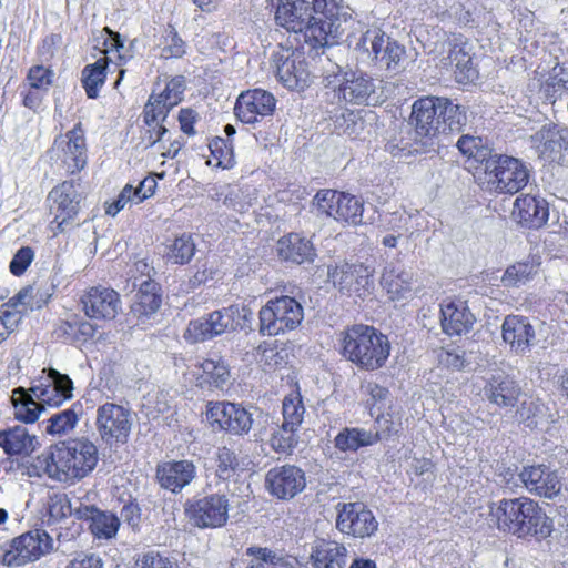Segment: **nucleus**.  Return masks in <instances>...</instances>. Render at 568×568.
Instances as JSON below:
<instances>
[{
    "label": "nucleus",
    "mask_w": 568,
    "mask_h": 568,
    "mask_svg": "<svg viewBox=\"0 0 568 568\" xmlns=\"http://www.w3.org/2000/svg\"><path fill=\"white\" fill-rule=\"evenodd\" d=\"M347 548L335 540H316L311 549V564L313 568H345Z\"/></svg>",
    "instance_id": "obj_33"
},
{
    "label": "nucleus",
    "mask_w": 568,
    "mask_h": 568,
    "mask_svg": "<svg viewBox=\"0 0 568 568\" xmlns=\"http://www.w3.org/2000/svg\"><path fill=\"white\" fill-rule=\"evenodd\" d=\"M22 316V311H20L11 300L0 306V321L11 333L18 327Z\"/></svg>",
    "instance_id": "obj_64"
},
{
    "label": "nucleus",
    "mask_w": 568,
    "mask_h": 568,
    "mask_svg": "<svg viewBox=\"0 0 568 568\" xmlns=\"http://www.w3.org/2000/svg\"><path fill=\"white\" fill-rule=\"evenodd\" d=\"M325 87L341 104H368L375 93L374 79L362 71L339 69L338 72L326 75Z\"/></svg>",
    "instance_id": "obj_7"
},
{
    "label": "nucleus",
    "mask_w": 568,
    "mask_h": 568,
    "mask_svg": "<svg viewBox=\"0 0 568 568\" xmlns=\"http://www.w3.org/2000/svg\"><path fill=\"white\" fill-rule=\"evenodd\" d=\"M185 90V80L183 77L172 78L168 83L162 93L159 95L166 101V105L175 106L178 105L183 97Z\"/></svg>",
    "instance_id": "obj_62"
},
{
    "label": "nucleus",
    "mask_w": 568,
    "mask_h": 568,
    "mask_svg": "<svg viewBox=\"0 0 568 568\" xmlns=\"http://www.w3.org/2000/svg\"><path fill=\"white\" fill-rule=\"evenodd\" d=\"M172 108L166 105L165 99L152 94L144 108V122L151 126L156 124L159 120L163 121Z\"/></svg>",
    "instance_id": "obj_59"
},
{
    "label": "nucleus",
    "mask_w": 568,
    "mask_h": 568,
    "mask_svg": "<svg viewBox=\"0 0 568 568\" xmlns=\"http://www.w3.org/2000/svg\"><path fill=\"white\" fill-rule=\"evenodd\" d=\"M97 429L106 444L125 443L131 430L130 412L123 406L105 403L97 410Z\"/></svg>",
    "instance_id": "obj_20"
},
{
    "label": "nucleus",
    "mask_w": 568,
    "mask_h": 568,
    "mask_svg": "<svg viewBox=\"0 0 568 568\" xmlns=\"http://www.w3.org/2000/svg\"><path fill=\"white\" fill-rule=\"evenodd\" d=\"M328 278L344 295L364 300L374 290V271L362 264L343 263L328 267Z\"/></svg>",
    "instance_id": "obj_12"
},
{
    "label": "nucleus",
    "mask_w": 568,
    "mask_h": 568,
    "mask_svg": "<svg viewBox=\"0 0 568 568\" xmlns=\"http://www.w3.org/2000/svg\"><path fill=\"white\" fill-rule=\"evenodd\" d=\"M34 260V251L30 246H22L13 255L9 270L16 276H21Z\"/></svg>",
    "instance_id": "obj_63"
},
{
    "label": "nucleus",
    "mask_w": 568,
    "mask_h": 568,
    "mask_svg": "<svg viewBox=\"0 0 568 568\" xmlns=\"http://www.w3.org/2000/svg\"><path fill=\"white\" fill-rule=\"evenodd\" d=\"M230 501L224 494H210L190 500L185 513L190 521L201 529H215L226 525Z\"/></svg>",
    "instance_id": "obj_13"
},
{
    "label": "nucleus",
    "mask_w": 568,
    "mask_h": 568,
    "mask_svg": "<svg viewBox=\"0 0 568 568\" xmlns=\"http://www.w3.org/2000/svg\"><path fill=\"white\" fill-rule=\"evenodd\" d=\"M53 77L51 69L37 64L29 69L26 81L31 89L47 92L53 82Z\"/></svg>",
    "instance_id": "obj_58"
},
{
    "label": "nucleus",
    "mask_w": 568,
    "mask_h": 568,
    "mask_svg": "<svg viewBox=\"0 0 568 568\" xmlns=\"http://www.w3.org/2000/svg\"><path fill=\"white\" fill-rule=\"evenodd\" d=\"M273 63L278 81L291 90H303L310 81V71L300 50L281 49L273 54Z\"/></svg>",
    "instance_id": "obj_19"
},
{
    "label": "nucleus",
    "mask_w": 568,
    "mask_h": 568,
    "mask_svg": "<svg viewBox=\"0 0 568 568\" xmlns=\"http://www.w3.org/2000/svg\"><path fill=\"white\" fill-rule=\"evenodd\" d=\"M275 22L288 32H304L312 26L311 0H275Z\"/></svg>",
    "instance_id": "obj_25"
},
{
    "label": "nucleus",
    "mask_w": 568,
    "mask_h": 568,
    "mask_svg": "<svg viewBox=\"0 0 568 568\" xmlns=\"http://www.w3.org/2000/svg\"><path fill=\"white\" fill-rule=\"evenodd\" d=\"M79 422L77 405L52 415L48 419L47 433L50 435H65L73 430Z\"/></svg>",
    "instance_id": "obj_51"
},
{
    "label": "nucleus",
    "mask_w": 568,
    "mask_h": 568,
    "mask_svg": "<svg viewBox=\"0 0 568 568\" xmlns=\"http://www.w3.org/2000/svg\"><path fill=\"white\" fill-rule=\"evenodd\" d=\"M414 274L410 271L390 267L382 275V285L392 301H406L413 296Z\"/></svg>",
    "instance_id": "obj_37"
},
{
    "label": "nucleus",
    "mask_w": 568,
    "mask_h": 568,
    "mask_svg": "<svg viewBox=\"0 0 568 568\" xmlns=\"http://www.w3.org/2000/svg\"><path fill=\"white\" fill-rule=\"evenodd\" d=\"M513 215L521 225L539 229L548 221V203L539 196L521 195L515 200Z\"/></svg>",
    "instance_id": "obj_31"
},
{
    "label": "nucleus",
    "mask_w": 568,
    "mask_h": 568,
    "mask_svg": "<svg viewBox=\"0 0 568 568\" xmlns=\"http://www.w3.org/2000/svg\"><path fill=\"white\" fill-rule=\"evenodd\" d=\"M39 460L49 478L74 484L94 470L99 452L95 444L84 437L71 438L52 446Z\"/></svg>",
    "instance_id": "obj_2"
},
{
    "label": "nucleus",
    "mask_w": 568,
    "mask_h": 568,
    "mask_svg": "<svg viewBox=\"0 0 568 568\" xmlns=\"http://www.w3.org/2000/svg\"><path fill=\"white\" fill-rule=\"evenodd\" d=\"M206 418L213 428L232 435L247 434L253 424L252 414L240 404L230 402H209Z\"/></svg>",
    "instance_id": "obj_16"
},
{
    "label": "nucleus",
    "mask_w": 568,
    "mask_h": 568,
    "mask_svg": "<svg viewBox=\"0 0 568 568\" xmlns=\"http://www.w3.org/2000/svg\"><path fill=\"white\" fill-rule=\"evenodd\" d=\"M518 478L528 493L541 498L554 499L561 491L557 471L542 464L524 466Z\"/></svg>",
    "instance_id": "obj_22"
},
{
    "label": "nucleus",
    "mask_w": 568,
    "mask_h": 568,
    "mask_svg": "<svg viewBox=\"0 0 568 568\" xmlns=\"http://www.w3.org/2000/svg\"><path fill=\"white\" fill-rule=\"evenodd\" d=\"M314 205L320 214H324L337 222L352 225L362 223L364 203L349 193L334 190H321L314 197Z\"/></svg>",
    "instance_id": "obj_11"
},
{
    "label": "nucleus",
    "mask_w": 568,
    "mask_h": 568,
    "mask_svg": "<svg viewBox=\"0 0 568 568\" xmlns=\"http://www.w3.org/2000/svg\"><path fill=\"white\" fill-rule=\"evenodd\" d=\"M134 568H178V562L158 550H149L138 556Z\"/></svg>",
    "instance_id": "obj_56"
},
{
    "label": "nucleus",
    "mask_w": 568,
    "mask_h": 568,
    "mask_svg": "<svg viewBox=\"0 0 568 568\" xmlns=\"http://www.w3.org/2000/svg\"><path fill=\"white\" fill-rule=\"evenodd\" d=\"M440 314L442 328L449 336L468 333L475 323V316L462 300H445L440 305Z\"/></svg>",
    "instance_id": "obj_29"
},
{
    "label": "nucleus",
    "mask_w": 568,
    "mask_h": 568,
    "mask_svg": "<svg viewBox=\"0 0 568 568\" xmlns=\"http://www.w3.org/2000/svg\"><path fill=\"white\" fill-rule=\"evenodd\" d=\"M196 475V468L190 460L165 463L158 468V478L161 486L173 493L187 486Z\"/></svg>",
    "instance_id": "obj_34"
},
{
    "label": "nucleus",
    "mask_w": 568,
    "mask_h": 568,
    "mask_svg": "<svg viewBox=\"0 0 568 568\" xmlns=\"http://www.w3.org/2000/svg\"><path fill=\"white\" fill-rule=\"evenodd\" d=\"M161 45L163 59L181 58L185 53V43L172 27L165 30Z\"/></svg>",
    "instance_id": "obj_57"
},
{
    "label": "nucleus",
    "mask_w": 568,
    "mask_h": 568,
    "mask_svg": "<svg viewBox=\"0 0 568 568\" xmlns=\"http://www.w3.org/2000/svg\"><path fill=\"white\" fill-rule=\"evenodd\" d=\"M486 398L500 408H513L519 400L521 389L510 377H493L484 387Z\"/></svg>",
    "instance_id": "obj_36"
},
{
    "label": "nucleus",
    "mask_w": 568,
    "mask_h": 568,
    "mask_svg": "<svg viewBox=\"0 0 568 568\" xmlns=\"http://www.w3.org/2000/svg\"><path fill=\"white\" fill-rule=\"evenodd\" d=\"M282 414L283 422L286 423V426L291 425V427L300 428L304 418L305 407L298 390H294L284 397Z\"/></svg>",
    "instance_id": "obj_52"
},
{
    "label": "nucleus",
    "mask_w": 568,
    "mask_h": 568,
    "mask_svg": "<svg viewBox=\"0 0 568 568\" xmlns=\"http://www.w3.org/2000/svg\"><path fill=\"white\" fill-rule=\"evenodd\" d=\"M364 128L365 122L357 112L346 110L341 115L336 116L335 129L339 134L355 139L362 134Z\"/></svg>",
    "instance_id": "obj_55"
},
{
    "label": "nucleus",
    "mask_w": 568,
    "mask_h": 568,
    "mask_svg": "<svg viewBox=\"0 0 568 568\" xmlns=\"http://www.w3.org/2000/svg\"><path fill=\"white\" fill-rule=\"evenodd\" d=\"M260 332L275 336L295 329L304 318L302 305L293 297L271 300L260 311Z\"/></svg>",
    "instance_id": "obj_8"
},
{
    "label": "nucleus",
    "mask_w": 568,
    "mask_h": 568,
    "mask_svg": "<svg viewBox=\"0 0 568 568\" xmlns=\"http://www.w3.org/2000/svg\"><path fill=\"white\" fill-rule=\"evenodd\" d=\"M341 354L362 369L375 371L386 364L390 343L373 326L357 324L342 332Z\"/></svg>",
    "instance_id": "obj_3"
},
{
    "label": "nucleus",
    "mask_w": 568,
    "mask_h": 568,
    "mask_svg": "<svg viewBox=\"0 0 568 568\" xmlns=\"http://www.w3.org/2000/svg\"><path fill=\"white\" fill-rule=\"evenodd\" d=\"M529 169L521 160L494 154L484 163L483 171L475 173L478 184L488 192L515 194L529 182Z\"/></svg>",
    "instance_id": "obj_4"
},
{
    "label": "nucleus",
    "mask_w": 568,
    "mask_h": 568,
    "mask_svg": "<svg viewBox=\"0 0 568 568\" xmlns=\"http://www.w3.org/2000/svg\"><path fill=\"white\" fill-rule=\"evenodd\" d=\"M53 546L54 541L45 530H30L10 541L3 549L2 562L8 567H21L50 554Z\"/></svg>",
    "instance_id": "obj_9"
},
{
    "label": "nucleus",
    "mask_w": 568,
    "mask_h": 568,
    "mask_svg": "<svg viewBox=\"0 0 568 568\" xmlns=\"http://www.w3.org/2000/svg\"><path fill=\"white\" fill-rule=\"evenodd\" d=\"M336 528L354 538H368L378 529V521L371 509L362 503L337 505Z\"/></svg>",
    "instance_id": "obj_17"
},
{
    "label": "nucleus",
    "mask_w": 568,
    "mask_h": 568,
    "mask_svg": "<svg viewBox=\"0 0 568 568\" xmlns=\"http://www.w3.org/2000/svg\"><path fill=\"white\" fill-rule=\"evenodd\" d=\"M379 440L378 432L353 427L341 430L335 439V447L341 452H356L361 447L376 444Z\"/></svg>",
    "instance_id": "obj_39"
},
{
    "label": "nucleus",
    "mask_w": 568,
    "mask_h": 568,
    "mask_svg": "<svg viewBox=\"0 0 568 568\" xmlns=\"http://www.w3.org/2000/svg\"><path fill=\"white\" fill-rule=\"evenodd\" d=\"M256 201L254 190L250 186L230 187L224 196L223 204L236 212H245Z\"/></svg>",
    "instance_id": "obj_53"
},
{
    "label": "nucleus",
    "mask_w": 568,
    "mask_h": 568,
    "mask_svg": "<svg viewBox=\"0 0 568 568\" xmlns=\"http://www.w3.org/2000/svg\"><path fill=\"white\" fill-rule=\"evenodd\" d=\"M268 493L278 499H291L306 486L304 471L294 465L271 468L265 477Z\"/></svg>",
    "instance_id": "obj_23"
},
{
    "label": "nucleus",
    "mask_w": 568,
    "mask_h": 568,
    "mask_svg": "<svg viewBox=\"0 0 568 568\" xmlns=\"http://www.w3.org/2000/svg\"><path fill=\"white\" fill-rule=\"evenodd\" d=\"M11 400L16 418L24 423H34L43 408L30 389L22 387L12 392Z\"/></svg>",
    "instance_id": "obj_41"
},
{
    "label": "nucleus",
    "mask_w": 568,
    "mask_h": 568,
    "mask_svg": "<svg viewBox=\"0 0 568 568\" xmlns=\"http://www.w3.org/2000/svg\"><path fill=\"white\" fill-rule=\"evenodd\" d=\"M73 507L67 495L53 496L48 505V513L50 518L58 521L68 516L74 515L75 508Z\"/></svg>",
    "instance_id": "obj_60"
},
{
    "label": "nucleus",
    "mask_w": 568,
    "mask_h": 568,
    "mask_svg": "<svg viewBox=\"0 0 568 568\" xmlns=\"http://www.w3.org/2000/svg\"><path fill=\"white\" fill-rule=\"evenodd\" d=\"M81 303L85 315L93 320H113L121 311L120 295L104 286H94L87 291Z\"/></svg>",
    "instance_id": "obj_26"
},
{
    "label": "nucleus",
    "mask_w": 568,
    "mask_h": 568,
    "mask_svg": "<svg viewBox=\"0 0 568 568\" xmlns=\"http://www.w3.org/2000/svg\"><path fill=\"white\" fill-rule=\"evenodd\" d=\"M81 184L75 181H64L53 187L49 193L51 201V213L54 215L52 224H57V229L62 232L65 226L71 223L78 215L80 203L83 199Z\"/></svg>",
    "instance_id": "obj_18"
},
{
    "label": "nucleus",
    "mask_w": 568,
    "mask_h": 568,
    "mask_svg": "<svg viewBox=\"0 0 568 568\" xmlns=\"http://www.w3.org/2000/svg\"><path fill=\"white\" fill-rule=\"evenodd\" d=\"M200 369L202 371L201 378L203 383H207L216 388H222L226 385L230 377L229 367L220 357L203 361Z\"/></svg>",
    "instance_id": "obj_47"
},
{
    "label": "nucleus",
    "mask_w": 568,
    "mask_h": 568,
    "mask_svg": "<svg viewBox=\"0 0 568 568\" xmlns=\"http://www.w3.org/2000/svg\"><path fill=\"white\" fill-rule=\"evenodd\" d=\"M243 471L237 455L227 447H220L215 456V475L223 481L231 480Z\"/></svg>",
    "instance_id": "obj_44"
},
{
    "label": "nucleus",
    "mask_w": 568,
    "mask_h": 568,
    "mask_svg": "<svg viewBox=\"0 0 568 568\" xmlns=\"http://www.w3.org/2000/svg\"><path fill=\"white\" fill-rule=\"evenodd\" d=\"M447 59L449 64L455 67L459 82H470L477 78V71L473 67V60L465 43H455L449 50Z\"/></svg>",
    "instance_id": "obj_43"
},
{
    "label": "nucleus",
    "mask_w": 568,
    "mask_h": 568,
    "mask_svg": "<svg viewBox=\"0 0 568 568\" xmlns=\"http://www.w3.org/2000/svg\"><path fill=\"white\" fill-rule=\"evenodd\" d=\"M59 336L65 343H85L95 334V327L84 320H72L62 322L58 328Z\"/></svg>",
    "instance_id": "obj_45"
},
{
    "label": "nucleus",
    "mask_w": 568,
    "mask_h": 568,
    "mask_svg": "<svg viewBox=\"0 0 568 568\" xmlns=\"http://www.w3.org/2000/svg\"><path fill=\"white\" fill-rule=\"evenodd\" d=\"M278 256L294 264L312 263L316 256L313 243L297 233L283 236L277 242Z\"/></svg>",
    "instance_id": "obj_35"
},
{
    "label": "nucleus",
    "mask_w": 568,
    "mask_h": 568,
    "mask_svg": "<svg viewBox=\"0 0 568 568\" xmlns=\"http://www.w3.org/2000/svg\"><path fill=\"white\" fill-rule=\"evenodd\" d=\"M158 291V284L152 280L139 282V291L131 306V312L138 320L143 322L159 310L161 296Z\"/></svg>",
    "instance_id": "obj_38"
},
{
    "label": "nucleus",
    "mask_w": 568,
    "mask_h": 568,
    "mask_svg": "<svg viewBox=\"0 0 568 568\" xmlns=\"http://www.w3.org/2000/svg\"><path fill=\"white\" fill-rule=\"evenodd\" d=\"M73 383L65 374H61L53 368L43 369L30 387V392L37 397L42 407L60 406L67 399L72 397Z\"/></svg>",
    "instance_id": "obj_21"
},
{
    "label": "nucleus",
    "mask_w": 568,
    "mask_h": 568,
    "mask_svg": "<svg viewBox=\"0 0 568 568\" xmlns=\"http://www.w3.org/2000/svg\"><path fill=\"white\" fill-rule=\"evenodd\" d=\"M50 298L48 293L41 292L39 288L33 286H27L20 290L10 300L16 306L22 311L23 315L29 311H34L43 307Z\"/></svg>",
    "instance_id": "obj_49"
},
{
    "label": "nucleus",
    "mask_w": 568,
    "mask_h": 568,
    "mask_svg": "<svg viewBox=\"0 0 568 568\" xmlns=\"http://www.w3.org/2000/svg\"><path fill=\"white\" fill-rule=\"evenodd\" d=\"M539 261L531 257L508 266L501 276L506 287H519L530 282L538 273Z\"/></svg>",
    "instance_id": "obj_42"
},
{
    "label": "nucleus",
    "mask_w": 568,
    "mask_h": 568,
    "mask_svg": "<svg viewBox=\"0 0 568 568\" xmlns=\"http://www.w3.org/2000/svg\"><path fill=\"white\" fill-rule=\"evenodd\" d=\"M312 26L307 29L306 42L313 48L337 43L343 33L342 23L352 19L353 10L343 0H311Z\"/></svg>",
    "instance_id": "obj_5"
},
{
    "label": "nucleus",
    "mask_w": 568,
    "mask_h": 568,
    "mask_svg": "<svg viewBox=\"0 0 568 568\" xmlns=\"http://www.w3.org/2000/svg\"><path fill=\"white\" fill-rule=\"evenodd\" d=\"M440 133L459 131L466 123V114L458 104L440 98Z\"/></svg>",
    "instance_id": "obj_48"
},
{
    "label": "nucleus",
    "mask_w": 568,
    "mask_h": 568,
    "mask_svg": "<svg viewBox=\"0 0 568 568\" xmlns=\"http://www.w3.org/2000/svg\"><path fill=\"white\" fill-rule=\"evenodd\" d=\"M490 521L497 529L517 538L547 539L554 531V521L541 506L529 497L505 498L490 505Z\"/></svg>",
    "instance_id": "obj_1"
},
{
    "label": "nucleus",
    "mask_w": 568,
    "mask_h": 568,
    "mask_svg": "<svg viewBox=\"0 0 568 568\" xmlns=\"http://www.w3.org/2000/svg\"><path fill=\"white\" fill-rule=\"evenodd\" d=\"M275 105L276 100L272 93L262 89H253L239 95L234 112L241 122L253 124L272 115Z\"/></svg>",
    "instance_id": "obj_24"
},
{
    "label": "nucleus",
    "mask_w": 568,
    "mask_h": 568,
    "mask_svg": "<svg viewBox=\"0 0 568 568\" xmlns=\"http://www.w3.org/2000/svg\"><path fill=\"white\" fill-rule=\"evenodd\" d=\"M110 33V38L105 40V59H99L94 63L88 64L82 70L81 82L89 99H97L101 87L106 79L108 61L113 60L112 54L116 55V61L122 63L126 60L124 42L118 32L105 28Z\"/></svg>",
    "instance_id": "obj_15"
},
{
    "label": "nucleus",
    "mask_w": 568,
    "mask_h": 568,
    "mask_svg": "<svg viewBox=\"0 0 568 568\" xmlns=\"http://www.w3.org/2000/svg\"><path fill=\"white\" fill-rule=\"evenodd\" d=\"M49 158L57 166L74 174L87 164V143L84 131L80 123L65 134L55 138L48 152Z\"/></svg>",
    "instance_id": "obj_10"
},
{
    "label": "nucleus",
    "mask_w": 568,
    "mask_h": 568,
    "mask_svg": "<svg viewBox=\"0 0 568 568\" xmlns=\"http://www.w3.org/2000/svg\"><path fill=\"white\" fill-rule=\"evenodd\" d=\"M501 337L510 352L525 355L535 343L536 332L527 317L507 315L501 325Z\"/></svg>",
    "instance_id": "obj_27"
},
{
    "label": "nucleus",
    "mask_w": 568,
    "mask_h": 568,
    "mask_svg": "<svg viewBox=\"0 0 568 568\" xmlns=\"http://www.w3.org/2000/svg\"><path fill=\"white\" fill-rule=\"evenodd\" d=\"M74 516L78 519L90 520V530L98 539L113 538L120 527V519L114 514L102 511L94 506L79 504Z\"/></svg>",
    "instance_id": "obj_32"
},
{
    "label": "nucleus",
    "mask_w": 568,
    "mask_h": 568,
    "mask_svg": "<svg viewBox=\"0 0 568 568\" xmlns=\"http://www.w3.org/2000/svg\"><path fill=\"white\" fill-rule=\"evenodd\" d=\"M252 318L253 313L247 305L233 304L191 321L184 337L191 343L204 342L226 332L244 329L251 325Z\"/></svg>",
    "instance_id": "obj_6"
},
{
    "label": "nucleus",
    "mask_w": 568,
    "mask_h": 568,
    "mask_svg": "<svg viewBox=\"0 0 568 568\" xmlns=\"http://www.w3.org/2000/svg\"><path fill=\"white\" fill-rule=\"evenodd\" d=\"M544 409V404L539 399H535L532 397H529L527 399H524L520 403V407L517 410L518 418L527 423V426L537 425V420H535Z\"/></svg>",
    "instance_id": "obj_61"
},
{
    "label": "nucleus",
    "mask_w": 568,
    "mask_h": 568,
    "mask_svg": "<svg viewBox=\"0 0 568 568\" xmlns=\"http://www.w3.org/2000/svg\"><path fill=\"white\" fill-rule=\"evenodd\" d=\"M195 253V243L190 234L176 236L169 245L166 258L174 264H186Z\"/></svg>",
    "instance_id": "obj_50"
},
{
    "label": "nucleus",
    "mask_w": 568,
    "mask_h": 568,
    "mask_svg": "<svg viewBox=\"0 0 568 568\" xmlns=\"http://www.w3.org/2000/svg\"><path fill=\"white\" fill-rule=\"evenodd\" d=\"M457 146L463 154L468 156L469 160L478 163L475 168L476 172L483 171L484 163L495 154L489 148L483 144L480 138L476 136H462L457 142Z\"/></svg>",
    "instance_id": "obj_46"
},
{
    "label": "nucleus",
    "mask_w": 568,
    "mask_h": 568,
    "mask_svg": "<svg viewBox=\"0 0 568 568\" xmlns=\"http://www.w3.org/2000/svg\"><path fill=\"white\" fill-rule=\"evenodd\" d=\"M440 98L426 97L414 102L412 119L416 133L420 136H435L440 133Z\"/></svg>",
    "instance_id": "obj_30"
},
{
    "label": "nucleus",
    "mask_w": 568,
    "mask_h": 568,
    "mask_svg": "<svg viewBox=\"0 0 568 568\" xmlns=\"http://www.w3.org/2000/svg\"><path fill=\"white\" fill-rule=\"evenodd\" d=\"M532 148L537 153L549 161L568 149V129L554 123H547L531 135Z\"/></svg>",
    "instance_id": "obj_28"
},
{
    "label": "nucleus",
    "mask_w": 568,
    "mask_h": 568,
    "mask_svg": "<svg viewBox=\"0 0 568 568\" xmlns=\"http://www.w3.org/2000/svg\"><path fill=\"white\" fill-rule=\"evenodd\" d=\"M355 49L363 50L373 61L388 70L395 69L405 53L404 47L379 28L367 29L356 42Z\"/></svg>",
    "instance_id": "obj_14"
},
{
    "label": "nucleus",
    "mask_w": 568,
    "mask_h": 568,
    "mask_svg": "<svg viewBox=\"0 0 568 568\" xmlns=\"http://www.w3.org/2000/svg\"><path fill=\"white\" fill-rule=\"evenodd\" d=\"M297 430L298 428L291 427V425L286 426V423L283 422L282 426L272 434L270 439L271 447L277 453H291L297 444Z\"/></svg>",
    "instance_id": "obj_54"
},
{
    "label": "nucleus",
    "mask_w": 568,
    "mask_h": 568,
    "mask_svg": "<svg viewBox=\"0 0 568 568\" xmlns=\"http://www.w3.org/2000/svg\"><path fill=\"white\" fill-rule=\"evenodd\" d=\"M34 437L23 426H16L0 432V448L7 455L28 454L33 450Z\"/></svg>",
    "instance_id": "obj_40"
}]
</instances>
